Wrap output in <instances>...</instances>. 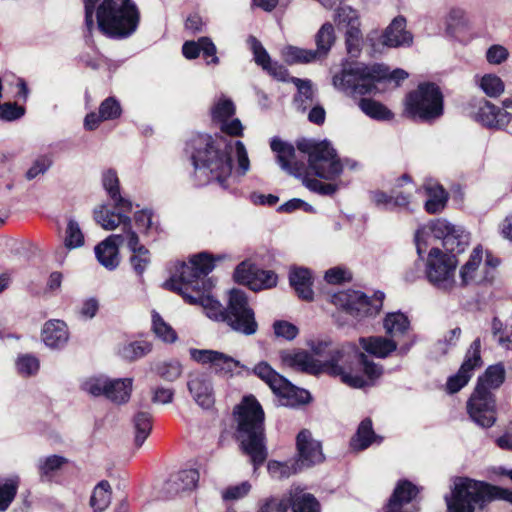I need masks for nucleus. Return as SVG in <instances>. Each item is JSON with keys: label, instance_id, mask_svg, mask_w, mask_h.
<instances>
[{"label": "nucleus", "instance_id": "nucleus-37", "mask_svg": "<svg viewBox=\"0 0 512 512\" xmlns=\"http://www.w3.org/2000/svg\"><path fill=\"white\" fill-rule=\"evenodd\" d=\"M445 31L456 37L470 28V19L466 11L460 7H451L444 17Z\"/></svg>", "mask_w": 512, "mask_h": 512}, {"label": "nucleus", "instance_id": "nucleus-36", "mask_svg": "<svg viewBox=\"0 0 512 512\" xmlns=\"http://www.w3.org/2000/svg\"><path fill=\"white\" fill-rule=\"evenodd\" d=\"M289 505L293 512H320L317 499L299 487L289 490Z\"/></svg>", "mask_w": 512, "mask_h": 512}, {"label": "nucleus", "instance_id": "nucleus-32", "mask_svg": "<svg viewBox=\"0 0 512 512\" xmlns=\"http://www.w3.org/2000/svg\"><path fill=\"white\" fill-rule=\"evenodd\" d=\"M126 244L132 253L130 263L137 275L141 276L150 264V252L140 243L139 237L134 230L128 231Z\"/></svg>", "mask_w": 512, "mask_h": 512}, {"label": "nucleus", "instance_id": "nucleus-30", "mask_svg": "<svg viewBox=\"0 0 512 512\" xmlns=\"http://www.w3.org/2000/svg\"><path fill=\"white\" fill-rule=\"evenodd\" d=\"M188 389L199 406L206 409L213 406L214 392L209 377L203 374L191 376Z\"/></svg>", "mask_w": 512, "mask_h": 512}, {"label": "nucleus", "instance_id": "nucleus-4", "mask_svg": "<svg viewBox=\"0 0 512 512\" xmlns=\"http://www.w3.org/2000/svg\"><path fill=\"white\" fill-rule=\"evenodd\" d=\"M234 414L237 422V439L256 471L267 458L263 434L264 412L258 401L248 396L236 407Z\"/></svg>", "mask_w": 512, "mask_h": 512}, {"label": "nucleus", "instance_id": "nucleus-3", "mask_svg": "<svg viewBox=\"0 0 512 512\" xmlns=\"http://www.w3.org/2000/svg\"><path fill=\"white\" fill-rule=\"evenodd\" d=\"M313 350L321 358V372L340 377L342 383L352 388L365 387L383 373L382 366L359 352L353 343L339 346L323 343Z\"/></svg>", "mask_w": 512, "mask_h": 512}, {"label": "nucleus", "instance_id": "nucleus-34", "mask_svg": "<svg viewBox=\"0 0 512 512\" xmlns=\"http://www.w3.org/2000/svg\"><path fill=\"white\" fill-rule=\"evenodd\" d=\"M198 481L199 472L196 469L183 470L169 479L165 489L171 495L191 491L196 488Z\"/></svg>", "mask_w": 512, "mask_h": 512}, {"label": "nucleus", "instance_id": "nucleus-51", "mask_svg": "<svg viewBox=\"0 0 512 512\" xmlns=\"http://www.w3.org/2000/svg\"><path fill=\"white\" fill-rule=\"evenodd\" d=\"M401 182H410V178L407 175H403L398 180L396 187L392 190L393 194V210L400 209L405 211H411V204L413 199L412 188L401 190Z\"/></svg>", "mask_w": 512, "mask_h": 512}, {"label": "nucleus", "instance_id": "nucleus-52", "mask_svg": "<svg viewBox=\"0 0 512 512\" xmlns=\"http://www.w3.org/2000/svg\"><path fill=\"white\" fill-rule=\"evenodd\" d=\"M334 22L339 29L351 30L352 27L360 28L359 15L350 6L339 7L334 15Z\"/></svg>", "mask_w": 512, "mask_h": 512}, {"label": "nucleus", "instance_id": "nucleus-48", "mask_svg": "<svg viewBox=\"0 0 512 512\" xmlns=\"http://www.w3.org/2000/svg\"><path fill=\"white\" fill-rule=\"evenodd\" d=\"M281 55L289 64L295 63H311L318 59V55L312 49H304L293 45H287L282 48Z\"/></svg>", "mask_w": 512, "mask_h": 512}, {"label": "nucleus", "instance_id": "nucleus-50", "mask_svg": "<svg viewBox=\"0 0 512 512\" xmlns=\"http://www.w3.org/2000/svg\"><path fill=\"white\" fill-rule=\"evenodd\" d=\"M111 502V486L108 481H100L93 489L90 505L96 512L104 511Z\"/></svg>", "mask_w": 512, "mask_h": 512}, {"label": "nucleus", "instance_id": "nucleus-13", "mask_svg": "<svg viewBox=\"0 0 512 512\" xmlns=\"http://www.w3.org/2000/svg\"><path fill=\"white\" fill-rule=\"evenodd\" d=\"M384 294L374 293L368 297L358 290L340 291L332 296V303L350 316L361 320L377 315L383 307Z\"/></svg>", "mask_w": 512, "mask_h": 512}, {"label": "nucleus", "instance_id": "nucleus-60", "mask_svg": "<svg viewBox=\"0 0 512 512\" xmlns=\"http://www.w3.org/2000/svg\"><path fill=\"white\" fill-rule=\"evenodd\" d=\"M110 379L105 376L91 377L82 384V389L93 396L104 395L107 397Z\"/></svg>", "mask_w": 512, "mask_h": 512}, {"label": "nucleus", "instance_id": "nucleus-33", "mask_svg": "<svg viewBox=\"0 0 512 512\" xmlns=\"http://www.w3.org/2000/svg\"><path fill=\"white\" fill-rule=\"evenodd\" d=\"M182 52L187 59H195L202 52L204 57H211V60L207 61L208 64L219 63V58L216 56V46L208 37H201L198 41H186L183 44Z\"/></svg>", "mask_w": 512, "mask_h": 512}, {"label": "nucleus", "instance_id": "nucleus-38", "mask_svg": "<svg viewBox=\"0 0 512 512\" xmlns=\"http://www.w3.org/2000/svg\"><path fill=\"white\" fill-rule=\"evenodd\" d=\"M290 284L298 297L310 301L313 299L312 278L310 271L305 268L292 269L289 276Z\"/></svg>", "mask_w": 512, "mask_h": 512}, {"label": "nucleus", "instance_id": "nucleus-27", "mask_svg": "<svg viewBox=\"0 0 512 512\" xmlns=\"http://www.w3.org/2000/svg\"><path fill=\"white\" fill-rule=\"evenodd\" d=\"M412 42L413 36L406 30V19L403 16L395 17L381 36L382 45L390 48L410 46Z\"/></svg>", "mask_w": 512, "mask_h": 512}, {"label": "nucleus", "instance_id": "nucleus-26", "mask_svg": "<svg viewBox=\"0 0 512 512\" xmlns=\"http://www.w3.org/2000/svg\"><path fill=\"white\" fill-rule=\"evenodd\" d=\"M299 461L302 465L311 466L321 463L324 459L320 443L315 440L310 431L304 429L296 438Z\"/></svg>", "mask_w": 512, "mask_h": 512}, {"label": "nucleus", "instance_id": "nucleus-18", "mask_svg": "<svg viewBox=\"0 0 512 512\" xmlns=\"http://www.w3.org/2000/svg\"><path fill=\"white\" fill-rule=\"evenodd\" d=\"M480 347L481 344L479 339L472 342L458 372L450 376L447 380L446 388L449 393H457L466 386L471 379L474 370L481 366L482 361L480 356Z\"/></svg>", "mask_w": 512, "mask_h": 512}, {"label": "nucleus", "instance_id": "nucleus-49", "mask_svg": "<svg viewBox=\"0 0 512 512\" xmlns=\"http://www.w3.org/2000/svg\"><path fill=\"white\" fill-rule=\"evenodd\" d=\"M376 439V435L372 428V422L370 419H364L355 434L351 439V447L354 450H364L368 448L372 442Z\"/></svg>", "mask_w": 512, "mask_h": 512}, {"label": "nucleus", "instance_id": "nucleus-19", "mask_svg": "<svg viewBox=\"0 0 512 512\" xmlns=\"http://www.w3.org/2000/svg\"><path fill=\"white\" fill-rule=\"evenodd\" d=\"M234 113V103L225 97L219 98L212 107V118L220 124L221 131L231 136H240L243 131L241 121L237 118L229 120Z\"/></svg>", "mask_w": 512, "mask_h": 512}, {"label": "nucleus", "instance_id": "nucleus-7", "mask_svg": "<svg viewBox=\"0 0 512 512\" xmlns=\"http://www.w3.org/2000/svg\"><path fill=\"white\" fill-rule=\"evenodd\" d=\"M469 233L460 225L451 223L445 218H438L419 227L415 233L417 253L422 255L432 244V240H439L445 253L450 255L464 252L469 244Z\"/></svg>", "mask_w": 512, "mask_h": 512}, {"label": "nucleus", "instance_id": "nucleus-20", "mask_svg": "<svg viewBox=\"0 0 512 512\" xmlns=\"http://www.w3.org/2000/svg\"><path fill=\"white\" fill-rule=\"evenodd\" d=\"M419 489L407 480L400 481L394 489L384 512H418L412 503Z\"/></svg>", "mask_w": 512, "mask_h": 512}, {"label": "nucleus", "instance_id": "nucleus-63", "mask_svg": "<svg viewBox=\"0 0 512 512\" xmlns=\"http://www.w3.org/2000/svg\"><path fill=\"white\" fill-rule=\"evenodd\" d=\"M509 56L508 48L500 44L491 45L485 53L486 61L490 65H501L508 60Z\"/></svg>", "mask_w": 512, "mask_h": 512}, {"label": "nucleus", "instance_id": "nucleus-58", "mask_svg": "<svg viewBox=\"0 0 512 512\" xmlns=\"http://www.w3.org/2000/svg\"><path fill=\"white\" fill-rule=\"evenodd\" d=\"M151 351V344L146 341L130 342L122 346L120 354L128 360L139 359Z\"/></svg>", "mask_w": 512, "mask_h": 512}, {"label": "nucleus", "instance_id": "nucleus-10", "mask_svg": "<svg viewBox=\"0 0 512 512\" xmlns=\"http://www.w3.org/2000/svg\"><path fill=\"white\" fill-rule=\"evenodd\" d=\"M297 147L308 156V173L311 172L326 180H334L342 173L341 160L329 142L302 140L298 142Z\"/></svg>", "mask_w": 512, "mask_h": 512}, {"label": "nucleus", "instance_id": "nucleus-6", "mask_svg": "<svg viewBox=\"0 0 512 512\" xmlns=\"http://www.w3.org/2000/svg\"><path fill=\"white\" fill-rule=\"evenodd\" d=\"M494 498L512 503V491L470 478H456L450 496L445 497L448 512H475Z\"/></svg>", "mask_w": 512, "mask_h": 512}, {"label": "nucleus", "instance_id": "nucleus-57", "mask_svg": "<svg viewBox=\"0 0 512 512\" xmlns=\"http://www.w3.org/2000/svg\"><path fill=\"white\" fill-rule=\"evenodd\" d=\"M15 367L21 376H34L40 369V362L34 355L22 354L17 357Z\"/></svg>", "mask_w": 512, "mask_h": 512}, {"label": "nucleus", "instance_id": "nucleus-41", "mask_svg": "<svg viewBox=\"0 0 512 512\" xmlns=\"http://www.w3.org/2000/svg\"><path fill=\"white\" fill-rule=\"evenodd\" d=\"M84 245V235L77 221L70 219L67 224L64 247L57 251V259L63 261L66 253L65 249H76Z\"/></svg>", "mask_w": 512, "mask_h": 512}, {"label": "nucleus", "instance_id": "nucleus-21", "mask_svg": "<svg viewBox=\"0 0 512 512\" xmlns=\"http://www.w3.org/2000/svg\"><path fill=\"white\" fill-rule=\"evenodd\" d=\"M189 353L191 359L201 364H211L216 372L227 374L240 366L238 360L215 350L192 348Z\"/></svg>", "mask_w": 512, "mask_h": 512}, {"label": "nucleus", "instance_id": "nucleus-64", "mask_svg": "<svg viewBox=\"0 0 512 512\" xmlns=\"http://www.w3.org/2000/svg\"><path fill=\"white\" fill-rule=\"evenodd\" d=\"M289 507V496L287 498L270 497L264 499L259 512H287Z\"/></svg>", "mask_w": 512, "mask_h": 512}, {"label": "nucleus", "instance_id": "nucleus-23", "mask_svg": "<svg viewBox=\"0 0 512 512\" xmlns=\"http://www.w3.org/2000/svg\"><path fill=\"white\" fill-rule=\"evenodd\" d=\"M118 212L110 210L106 205L101 204L94 209V219L104 230L112 231L121 227L124 238L127 239L129 230H132L131 218L124 213L126 211L117 209Z\"/></svg>", "mask_w": 512, "mask_h": 512}, {"label": "nucleus", "instance_id": "nucleus-59", "mask_svg": "<svg viewBox=\"0 0 512 512\" xmlns=\"http://www.w3.org/2000/svg\"><path fill=\"white\" fill-rule=\"evenodd\" d=\"M156 371L163 379L174 381L181 376L182 365L178 360H165L157 364Z\"/></svg>", "mask_w": 512, "mask_h": 512}, {"label": "nucleus", "instance_id": "nucleus-24", "mask_svg": "<svg viewBox=\"0 0 512 512\" xmlns=\"http://www.w3.org/2000/svg\"><path fill=\"white\" fill-rule=\"evenodd\" d=\"M476 120L489 128L504 129L512 122V113L503 110L502 105L499 107L483 100L476 113Z\"/></svg>", "mask_w": 512, "mask_h": 512}, {"label": "nucleus", "instance_id": "nucleus-39", "mask_svg": "<svg viewBox=\"0 0 512 512\" xmlns=\"http://www.w3.org/2000/svg\"><path fill=\"white\" fill-rule=\"evenodd\" d=\"M424 192L427 196L425 201V210L430 214H436L441 212L447 203V193L437 183L428 182L423 186Z\"/></svg>", "mask_w": 512, "mask_h": 512}, {"label": "nucleus", "instance_id": "nucleus-28", "mask_svg": "<svg viewBox=\"0 0 512 512\" xmlns=\"http://www.w3.org/2000/svg\"><path fill=\"white\" fill-rule=\"evenodd\" d=\"M281 360L283 365L295 370L311 374L321 373V359H315L305 351H283Z\"/></svg>", "mask_w": 512, "mask_h": 512}, {"label": "nucleus", "instance_id": "nucleus-35", "mask_svg": "<svg viewBox=\"0 0 512 512\" xmlns=\"http://www.w3.org/2000/svg\"><path fill=\"white\" fill-rule=\"evenodd\" d=\"M102 185L109 197L113 200L115 209L124 211L132 210L131 201L123 198L120 194L119 178L114 170H107L103 173Z\"/></svg>", "mask_w": 512, "mask_h": 512}, {"label": "nucleus", "instance_id": "nucleus-55", "mask_svg": "<svg viewBox=\"0 0 512 512\" xmlns=\"http://www.w3.org/2000/svg\"><path fill=\"white\" fill-rule=\"evenodd\" d=\"M152 330L165 343H174L178 338L176 331L157 312L152 313Z\"/></svg>", "mask_w": 512, "mask_h": 512}, {"label": "nucleus", "instance_id": "nucleus-47", "mask_svg": "<svg viewBox=\"0 0 512 512\" xmlns=\"http://www.w3.org/2000/svg\"><path fill=\"white\" fill-rule=\"evenodd\" d=\"M505 380V369L501 364L489 366L485 373L478 378L476 387H482L489 391L490 389L499 388Z\"/></svg>", "mask_w": 512, "mask_h": 512}, {"label": "nucleus", "instance_id": "nucleus-44", "mask_svg": "<svg viewBox=\"0 0 512 512\" xmlns=\"http://www.w3.org/2000/svg\"><path fill=\"white\" fill-rule=\"evenodd\" d=\"M132 378L110 379L107 398L115 403H125L129 400L132 391Z\"/></svg>", "mask_w": 512, "mask_h": 512}, {"label": "nucleus", "instance_id": "nucleus-8", "mask_svg": "<svg viewBox=\"0 0 512 512\" xmlns=\"http://www.w3.org/2000/svg\"><path fill=\"white\" fill-rule=\"evenodd\" d=\"M139 15L130 0H104L97 10V26L111 36H128L138 25Z\"/></svg>", "mask_w": 512, "mask_h": 512}, {"label": "nucleus", "instance_id": "nucleus-12", "mask_svg": "<svg viewBox=\"0 0 512 512\" xmlns=\"http://www.w3.org/2000/svg\"><path fill=\"white\" fill-rule=\"evenodd\" d=\"M253 371L279 397L281 405L294 407L309 402L310 394L308 391L292 385L267 362L258 363Z\"/></svg>", "mask_w": 512, "mask_h": 512}, {"label": "nucleus", "instance_id": "nucleus-31", "mask_svg": "<svg viewBox=\"0 0 512 512\" xmlns=\"http://www.w3.org/2000/svg\"><path fill=\"white\" fill-rule=\"evenodd\" d=\"M42 340L51 349L64 347L69 340L68 327L61 320H49L42 328Z\"/></svg>", "mask_w": 512, "mask_h": 512}, {"label": "nucleus", "instance_id": "nucleus-29", "mask_svg": "<svg viewBox=\"0 0 512 512\" xmlns=\"http://www.w3.org/2000/svg\"><path fill=\"white\" fill-rule=\"evenodd\" d=\"M254 55L255 62L278 80H286L287 70L277 62H272L268 52L260 41L250 36L247 40Z\"/></svg>", "mask_w": 512, "mask_h": 512}, {"label": "nucleus", "instance_id": "nucleus-56", "mask_svg": "<svg viewBox=\"0 0 512 512\" xmlns=\"http://www.w3.org/2000/svg\"><path fill=\"white\" fill-rule=\"evenodd\" d=\"M19 486V477L0 480V510L5 511L17 493Z\"/></svg>", "mask_w": 512, "mask_h": 512}, {"label": "nucleus", "instance_id": "nucleus-22", "mask_svg": "<svg viewBox=\"0 0 512 512\" xmlns=\"http://www.w3.org/2000/svg\"><path fill=\"white\" fill-rule=\"evenodd\" d=\"M359 343L365 352L380 359L389 357L395 351L404 355L410 350V345H403L398 349V343L396 340L390 339L386 336L362 337L360 338Z\"/></svg>", "mask_w": 512, "mask_h": 512}, {"label": "nucleus", "instance_id": "nucleus-17", "mask_svg": "<svg viewBox=\"0 0 512 512\" xmlns=\"http://www.w3.org/2000/svg\"><path fill=\"white\" fill-rule=\"evenodd\" d=\"M470 419L482 428H489L496 422V400L493 393L476 387L467 401Z\"/></svg>", "mask_w": 512, "mask_h": 512}, {"label": "nucleus", "instance_id": "nucleus-5", "mask_svg": "<svg viewBox=\"0 0 512 512\" xmlns=\"http://www.w3.org/2000/svg\"><path fill=\"white\" fill-rule=\"evenodd\" d=\"M408 77L403 69H395L392 72L381 64L371 66L356 63L345 66L332 78L334 88L348 96L366 95L377 90L376 83L382 80L394 81L395 86Z\"/></svg>", "mask_w": 512, "mask_h": 512}, {"label": "nucleus", "instance_id": "nucleus-14", "mask_svg": "<svg viewBox=\"0 0 512 512\" xmlns=\"http://www.w3.org/2000/svg\"><path fill=\"white\" fill-rule=\"evenodd\" d=\"M457 263L456 255L445 253L438 247L431 248L425 269L428 281L440 290L454 289L458 285L455 278Z\"/></svg>", "mask_w": 512, "mask_h": 512}, {"label": "nucleus", "instance_id": "nucleus-9", "mask_svg": "<svg viewBox=\"0 0 512 512\" xmlns=\"http://www.w3.org/2000/svg\"><path fill=\"white\" fill-rule=\"evenodd\" d=\"M405 114L414 120L430 123L444 112V99L440 88L429 82L421 83L404 100Z\"/></svg>", "mask_w": 512, "mask_h": 512}, {"label": "nucleus", "instance_id": "nucleus-1", "mask_svg": "<svg viewBox=\"0 0 512 512\" xmlns=\"http://www.w3.org/2000/svg\"><path fill=\"white\" fill-rule=\"evenodd\" d=\"M190 145L195 169H205L211 179L223 188L239 181L250 170V160L241 141H229L225 137L199 134Z\"/></svg>", "mask_w": 512, "mask_h": 512}, {"label": "nucleus", "instance_id": "nucleus-25", "mask_svg": "<svg viewBox=\"0 0 512 512\" xmlns=\"http://www.w3.org/2000/svg\"><path fill=\"white\" fill-rule=\"evenodd\" d=\"M124 243V235H110L104 239L94 249L98 262L108 270L116 269L120 263L118 247Z\"/></svg>", "mask_w": 512, "mask_h": 512}, {"label": "nucleus", "instance_id": "nucleus-42", "mask_svg": "<svg viewBox=\"0 0 512 512\" xmlns=\"http://www.w3.org/2000/svg\"><path fill=\"white\" fill-rule=\"evenodd\" d=\"M336 40L335 30L331 23L323 24L315 35L316 55L324 58L330 52Z\"/></svg>", "mask_w": 512, "mask_h": 512}, {"label": "nucleus", "instance_id": "nucleus-43", "mask_svg": "<svg viewBox=\"0 0 512 512\" xmlns=\"http://www.w3.org/2000/svg\"><path fill=\"white\" fill-rule=\"evenodd\" d=\"M359 108L368 117L377 121H391L394 113L384 104L369 98H362L359 101Z\"/></svg>", "mask_w": 512, "mask_h": 512}, {"label": "nucleus", "instance_id": "nucleus-46", "mask_svg": "<svg viewBox=\"0 0 512 512\" xmlns=\"http://www.w3.org/2000/svg\"><path fill=\"white\" fill-rule=\"evenodd\" d=\"M285 81H290L296 86L298 93L295 97V103L299 109L306 110L311 105L314 96L312 82L308 79L288 77V75Z\"/></svg>", "mask_w": 512, "mask_h": 512}, {"label": "nucleus", "instance_id": "nucleus-40", "mask_svg": "<svg viewBox=\"0 0 512 512\" xmlns=\"http://www.w3.org/2000/svg\"><path fill=\"white\" fill-rule=\"evenodd\" d=\"M383 327L388 337L396 340L409 331L410 321L401 312L388 313L383 320Z\"/></svg>", "mask_w": 512, "mask_h": 512}, {"label": "nucleus", "instance_id": "nucleus-62", "mask_svg": "<svg viewBox=\"0 0 512 512\" xmlns=\"http://www.w3.org/2000/svg\"><path fill=\"white\" fill-rule=\"evenodd\" d=\"M256 267L249 261L241 262L234 271V279L240 284L247 285L249 288L255 275Z\"/></svg>", "mask_w": 512, "mask_h": 512}, {"label": "nucleus", "instance_id": "nucleus-11", "mask_svg": "<svg viewBox=\"0 0 512 512\" xmlns=\"http://www.w3.org/2000/svg\"><path fill=\"white\" fill-rule=\"evenodd\" d=\"M270 147L277 155V161L281 168L298 178L302 179L303 184L311 191L318 192L323 195H331L336 191L334 184L322 183L317 179L308 177L305 164L297 160L294 147L278 138H273Z\"/></svg>", "mask_w": 512, "mask_h": 512}, {"label": "nucleus", "instance_id": "nucleus-45", "mask_svg": "<svg viewBox=\"0 0 512 512\" xmlns=\"http://www.w3.org/2000/svg\"><path fill=\"white\" fill-rule=\"evenodd\" d=\"M68 463V459L61 455H49L37 460L36 467L42 480H49L53 474Z\"/></svg>", "mask_w": 512, "mask_h": 512}, {"label": "nucleus", "instance_id": "nucleus-16", "mask_svg": "<svg viewBox=\"0 0 512 512\" xmlns=\"http://www.w3.org/2000/svg\"><path fill=\"white\" fill-rule=\"evenodd\" d=\"M223 322L234 331L244 335H253L258 329L254 311L248 304L246 294L238 289L229 292L228 306Z\"/></svg>", "mask_w": 512, "mask_h": 512}, {"label": "nucleus", "instance_id": "nucleus-53", "mask_svg": "<svg viewBox=\"0 0 512 512\" xmlns=\"http://www.w3.org/2000/svg\"><path fill=\"white\" fill-rule=\"evenodd\" d=\"M135 445L140 447L147 437L150 435L152 429V419L148 412H138L133 419Z\"/></svg>", "mask_w": 512, "mask_h": 512}, {"label": "nucleus", "instance_id": "nucleus-61", "mask_svg": "<svg viewBox=\"0 0 512 512\" xmlns=\"http://www.w3.org/2000/svg\"><path fill=\"white\" fill-rule=\"evenodd\" d=\"M250 289L257 291L267 289L277 284V275L272 271L255 269V275Z\"/></svg>", "mask_w": 512, "mask_h": 512}, {"label": "nucleus", "instance_id": "nucleus-2", "mask_svg": "<svg viewBox=\"0 0 512 512\" xmlns=\"http://www.w3.org/2000/svg\"><path fill=\"white\" fill-rule=\"evenodd\" d=\"M224 258L225 255L213 256L208 252L195 254L188 263L181 265L179 277L171 278L164 286L178 292L189 304L202 306L210 319L223 321L226 309L210 294L214 284L207 275L214 269L215 262Z\"/></svg>", "mask_w": 512, "mask_h": 512}, {"label": "nucleus", "instance_id": "nucleus-15", "mask_svg": "<svg viewBox=\"0 0 512 512\" xmlns=\"http://www.w3.org/2000/svg\"><path fill=\"white\" fill-rule=\"evenodd\" d=\"M498 264V259L485 253L482 247H475L459 270L457 286H476L491 281L494 277V269Z\"/></svg>", "mask_w": 512, "mask_h": 512}, {"label": "nucleus", "instance_id": "nucleus-54", "mask_svg": "<svg viewBox=\"0 0 512 512\" xmlns=\"http://www.w3.org/2000/svg\"><path fill=\"white\" fill-rule=\"evenodd\" d=\"M477 83L481 90L491 98L499 97L505 90V84L502 79L493 73L481 76Z\"/></svg>", "mask_w": 512, "mask_h": 512}]
</instances>
